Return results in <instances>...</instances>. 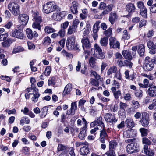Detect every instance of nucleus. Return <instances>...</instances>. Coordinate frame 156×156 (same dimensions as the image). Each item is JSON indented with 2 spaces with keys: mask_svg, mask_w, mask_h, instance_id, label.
Returning <instances> with one entry per match:
<instances>
[{
  "mask_svg": "<svg viewBox=\"0 0 156 156\" xmlns=\"http://www.w3.org/2000/svg\"><path fill=\"white\" fill-rule=\"evenodd\" d=\"M96 58L93 57H91L89 60V63L90 66L94 68L96 66Z\"/></svg>",
  "mask_w": 156,
  "mask_h": 156,
  "instance_id": "2f4dec72",
  "label": "nucleus"
},
{
  "mask_svg": "<svg viewBox=\"0 0 156 156\" xmlns=\"http://www.w3.org/2000/svg\"><path fill=\"white\" fill-rule=\"evenodd\" d=\"M12 43V40L9 39L2 42V44L3 47L8 48L10 46Z\"/></svg>",
  "mask_w": 156,
  "mask_h": 156,
  "instance_id": "473e14b6",
  "label": "nucleus"
},
{
  "mask_svg": "<svg viewBox=\"0 0 156 156\" xmlns=\"http://www.w3.org/2000/svg\"><path fill=\"white\" fill-rule=\"evenodd\" d=\"M27 90L28 93H30V92L32 91V90L34 93V92H37L38 91V90L35 87H34L33 88H27Z\"/></svg>",
  "mask_w": 156,
  "mask_h": 156,
  "instance_id": "0e129e2a",
  "label": "nucleus"
},
{
  "mask_svg": "<svg viewBox=\"0 0 156 156\" xmlns=\"http://www.w3.org/2000/svg\"><path fill=\"white\" fill-rule=\"evenodd\" d=\"M68 151L67 147L61 144H59L57 147V151Z\"/></svg>",
  "mask_w": 156,
  "mask_h": 156,
  "instance_id": "72a5a7b5",
  "label": "nucleus"
},
{
  "mask_svg": "<svg viewBox=\"0 0 156 156\" xmlns=\"http://www.w3.org/2000/svg\"><path fill=\"white\" fill-rule=\"evenodd\" d=\"M8 7L12 14L15 16H17L20 13V7L16 3H10L8 5Z\"/></svg>",
  "mask_w": 156,
  "mask_h": 156,
  "instance_id": "f03ea898",
  "label": "nucleus"
},
{
  "mask_svg": "<svg viewBox=\"0 0 156 156\" xmlns=\"http://www.w3.org/2000/svg\"><path fill=\"white\" fill-rule=\"evenodd\" d=\"M72 89V84L69 83L65 87L64 90L63 92V95H65L69 94Z\"/></svg>",
  "mask_w": 156,
  "mask_h": 156,
  "instance_id": "b1692460",
  "label": "nucleus"
},
{
  "mask_svg": "<svg viewBox=\"0 0 156 156\" xmlns=\"http://www.w3.org/2000/svg\"><path fill=\"white\" fill-rule=\"evenodd\" d=\"M56 79V76H53L49 79L48 80V85L50 86L51 85H55Z\"/></svg>",
  "mask_w": 156,
  "mask_h": 156,
  "instance_id": "37998d69",
  "label": "nucleus"
},
{
  "mask_svg": "<svg viewBox=\"0 0 156 156\" xmlns=\"http://www.w3.org/2000/svg\"><path fill=\"white\" fill-rule=\"evenodd\" d=\"M91 74L93 75L95 77V79H101L100 78L101 76L99 75L97 73L94 71L92 70L90 71Z\"/></svg>",
  "mask_w": 156,
  "mask_h": 156,
  "instance_id": "864d4df0",
  "label": "nucleus"
},
{
  "mask_svg": "<svg viewBox=\"0 0 156 156\" xmlns=\"http://www.w3.org/2000/svg\"><path fill=\"white\" fill-rule=\"evenodd\" d=\"M104 119L106 122L112 124L116 123L117 121V119L115 118L114 115L110 113L105 114Z\"/></svg>",
  "mask_w": 156,
  "mask_h": 156,
  "instance_id": "9d476101",
  "label": "nucleus"
},
{
  "mask_svg": "<svg viewBox=\"0 0 156 156\" xmlns=\"http://www.w3.org/2000/svg\"><path fill=\"white\" fill-rule=\"evenodd\" d=\"M102 118L101 116L97 117L94 122L91 123L90 124V127H93L97 125L100 126L101 127L104 128L105 126L102 121Z\"/></svg>",
  "mask_w": 156,
  "mask_h": 156,
  "instance_id": "0eeeda50",
  "label": "nucleus"
},
{
  "mask_svg": "<svg viewBox=\"0 0 156 156\" xmlns=\"http://www.w3.org/2000/svg\"><path fill=\"white\" fill-rule=\"evenodd\" d=\"M137 7L138 8L142 9L143 8H145L143 2L142 1H139L137 3Z\"/></svg>",
  "mask_w": 156,
  "mask_h": 156,
  "instance_id": "680f3d73",
  "label": "nucleus"
},
{
  "mask_svg": "<svg viewBox=\"0 0 156 156\" xmlns=\"http://www.w3.org/2000/svg\"><path fill=\"white\" fill-rule=\"evenodd\" d=\"M53 2V6H52V9H53V11H60L61 8L58 5L55 4V3Z\"/></svg>",
  "mask_w": 156,
  "mask_h": 156,
  "instance_id": "e2e57ef3",
  "label": "nucleus"
},
{
  "mask_svg": "<svg viewBox=\"0 0 156 156\" xmlns=\"http://www.w3.org/2000/svg\"><path fill=\"white\" fill-rule=\"evenodd\" d=\"M78 5V3L76 1L72 2V6L71 7L70 10L73 14H76L78 12L77 7Z\"/></svg>",
  "mask_w": 156,
  "mask_h": 156,
  "instance_id": "aec40b11",
  "label": "nucleus"
},
{
  "mask_svg": "<svg viewBox=\"0 0 156 156\" xmlns=\"http://www.w3.org/2000/svg\"><path fill=\"white\" fill-rule=\"evenodd\" d=\"M48 110V107H47L45 106L42 108V112L40 116L41 118H43L45 117L47 114Z\"/></svg>",
  "mask_w": 156,
  "mask_h": 156,
  "instance_id": "c9c22d12",
  "label": "nucleus"
},
{
  "mask_svg": "<svg viewBox=\"0 0 156 156\" xmlns=\"http://www.w3.org/2000/svg\"><path fill=\"white\" fill-rule=\"evenodd\" d=\"M126 9L129 13H132L135 12L136 7L133 4L129 3L126 5Z\"/></svg>",
  "mask_w": 156,
  "mask_h": 156,
  "instance_id": "6ab92c4d",
  "label": "nucleus"
},
{
  "mask_svg": "<svg viewBox=\"0 0 156 156\" xmlns=\"http://www.w3.org/2000/svg\"><path fill=\"white\" fill-rule=\"evenodd\" d=\"M143 68L144 70L147 71H151L153 70L154 65L153 62L151 61L149 62L144 63L143 66Z\"/></svg>",
  "mask_w": 156,
  "mask_h": 156,
  "instance_id": "dca6fc26",
  "label": "nucleus"
},
{
  "mask_svg": "<svg viewBox=\"0 0 156 156\" xmlns=\"http://www.w3.org/2000/svg\"><path fill=\"white\" fill-rule=\"evenodd\" d=\"M90 30V28H89V27H87L86 28H85V30L83 31V37H84L85 36H90L89 35H88V34Z\"/></svg>",
  "mask_w": 156,
  "mask_h": 156,
  "instance_id": "3c124183",
  "label": "nucleus"
},
{
  "mask_svg": "<svg viewBox=\"0 0 156 156\" xmlns=\"http://www.w3.org/2000/svg\"><path fill=\"white\" fill-rule=\"evenodd\" d=\"M109 45L110 48H120L119 42L114 37L109 39Z\"/></svg>",
  "mask_w": 156,
  "mask_h": 156,
  "instance_id": "9b49d317",
  "label": "nucleus"
},
{
  "mask_svg": "<svg viewBox=\"0 0 156 156\" xmlns=\"http://www.w3.org/2000/svg\"><path fill=\"white\" fill-rule=\"evenodd\" d=\"M142 142L143 144H146L145 145H150L151 144V142L150 140L146 137H144L142 138Z\"/></svg>",
  "mask_w": 156,
  "mask_h": 156,
  "instance_id": "8fccbe9b",
  "label": "nucleus"
},
{
  "mask_svg": "<svg viewBox=\"0 0 156 156\" xmlns=\"http://www.w3.org/2000/svg\"><path fill=\"white\" fill-rule=\"evenodd\" d=\"M69 22L67 21L63 23L61 25L62 29L65 30V29L67 28L68 25H69Z\"/></svg>",
  "mask_w": 156,
  "mask_h": 156,
  "instance_id": "774afa93",
  "label": "nucleus"
},
{
  "mask_svg": "<svg viewBox=\"0 0 156 156\" xmlns=\"http://www.w3.org/2000/svg\"><path fill=\"white\" fill-rule=\"evenodd\" d=\"M99 79L91 78L90 83L92 86L98 87L99 85V82L98 80Z\"/></svg>",
  "mask_w": 156,
  "mask_h": 156,
  "instance_id": "e433bc0d",
  "label": "nucleus"
},
{
  "mask_svg": "<svg viewBox=\"0 0 156 156\" xmlns=\"http://www.w3.org/2000/svg\"><path fill=\"white\" fill-rule=\"evenodd\" d=\"M147 22V21L145 20H141L139 23V27L140 28H141L143 26H145Z\"/></svg>",
  "mask_w": 156,
  "mask_h": 156,
  "instance_id": "bf43d9fd",
  "label": "nucleus"
},
{
  "mask_svg": "<svg viewBox=\"0 0 156 156\" xmlns=\"http://www.w3.org/2000/svg\"><path fill=\"white\" fill-rule=\"evenodd\" d=\"M149 115L146 112H143L142 114V118L140 122L142 126L146 127L149 123Z\"/></svg>",
  "mask_w": 156,
  "mask_h": 156,
  "instance_id": "39448f33",
  "label": "nucleus"
},
{
  "mask_svg": "<svg viewBox=\"0 0 156 156\" xmlns=\"http://www.w3.org/2000/svg\"><path fill=\"white\" fill-rule=\"evenodd\" d=\"M126 151L129 154L136 153L139 151L138 146L136 143H131L127 145L126 148Z\"/></svg>",
  "mask_w": 156,
  "mask_h": 156,
  "instance_id": "7ed1b4c3",
  "label": "nucleus"
},
{
  "mask_svg": "<svg viewBox=\"0 0 156 156\" xmlns=\"http://www.w3.org/2000/svg\"><path fill=\"white\" fill-rule=\"evenodd\" d=\"M94 49H91V52L93 55H95L96 56H97L98 53L101 52L102 50L100 47L96 43L94 44Z\"/></svg>",
  "mask_w": 156,
  "mask_h": 156,
  "instance_id": "f3484780",
  "label": "nucleus"
},
{
  "mask_svg": "<svg viewBox=\"0 0 156 156\" xmlns=\"http://www.w3.org/2000/svg\"><path fill=\"white\" fill-rule=\"evenodd\" d=\"M33 16L34 22L32 24V27L34 28L37 29L38 30H41V27L40 23L42 22V17L39 16V13L37 12L34 13Z\"/></svg>",
  "mask_w": 156,
  "mask_h": 156,
  "instance_id": "f257e3e1",
  "label": "nucleus"
},
{
  "mask_svg": "<svg viewBox=\"0 0 156 156\" xmlns=\"http://www.w3.org/2000/svg\"><path fill=\"white\" fill-rule=\"evenodd\" d=\"M87 146L88 145H86L81 147L80 150V154L82 155H86L89 153V149Z\"/></svg>",
  "mask_w": 156,
  "mask_h": 156,
  "instance_id": "393cba45",
  "label": "nucleus"
},
{
  "mask_svg": "<svg viewBox=\"0 0 156 156\" xmlns=\"http://www.w3.org/2000/svg\"><path fill=\"white\" fill-rule=\"evenodd\" d=\"M122 54L123 57L126 59L131 60L132 58V56L131 53L127 50H124L122 52Z\"/></svg>",
  "mask_w": 156,
  "mask_h": 156,
  "instance_id": "bb28decb",
  "label": "nucleus"
},
{
  "mask_svg": "<svg viewBox=\"0 0 156 156\" xmlns=\"http://www.w3.org/2000/svg\"><path fill=\"white\" fill-rule=\"evenodd\" d=\"M112 28H110L104 31L105 35L107 37H109L112 34Z\"/></svg>",
  "mask_w": 156,
  "mask_h": 156,
  "instance_id": "09e8293b",
  "label": "nucleus"
},
{
  "mask_svg": "<svg viewBox=\"0 0 156 156\" xmlns=\"http://www.w3.org/2000/svg\"><path fill=\"white\" fill-rule=\"evenodd\" d=\"M118 16L116 13L115 12H112L109 14V20L112 25L116 20Z\"/></svg>",
  "mask_w": 156,
  "mask_h": 156,
  "instance_id": "a211bd4d",
  "label": "nucleus"
},
{
  "mask_svg": "<svg viewBox=\"0 0 156 156\" xmlns=\"http://www.w3.org/2000/svg\"><path fill=\"white\" fill-rule=\"evenodd\" d=\"M29 19L28 16L25 14H20L18 16L19 22L24 25H25L27 24Z\"/></svg>",
  "mask_w": 156,
  "mask_h": 156,
  "instance_id": "f8f14e48",
  "label": "nucleus"
},
{
  "mask_svg": "<svg viewBox=\"0 0 156 156\" xmlns=\"http://www.w3.org/2000/svg\"><path fill=\"white\" fill-rule=\"evenodd\" d=\"M107 156H116V154L114 150L109 149V150L105 153Z\"/></svg>",
  "mask_w": 156,
  "mask_h": 156,
  "instance_id": "ea45409f",
  "label": "nucleus"
},
{
  "mask_svg": "<svg viewBox=\"0 0 156 156\" xmlns=\"http://www.w3.org/2000/svg\"><path fill=\"white\" fill-rule=\"evenodd\" d=\"M115 98L116 99H118L119 97L121 96V93L120 90H118L114 93L113 94Z\"/></svg>",
  "mask_w": 156,
  "mask_h": 156,
  "instance_id": "13d9d810",
  "label": "nucleus"
},
{
  "mask_svg": "<svg viewBox=\"0 0 156 156\" xmlns=\"http://www.w3.org/2000/svg\"><path fill=\"white\" fill-rule=\"evenodd\" d=\"M26 32L27 37L30 39H32L33 38L37 37L38 36V34L36 32L34 31L33 32L30 29H27Z\"/></svg>",
  "mask_w": 156,
  "mask_h": 156,
  "instance_id": "4468645a",
  "label": "nucleus"
},
{
  "mask_svg": "<svg viewBox=\"0 0 156 156\" xmlns=\"http://www.w3.org/2000/svg\"><path fill=\"white\" fill-rule=\"evenodd\" d=\"M87 130L86 128L82 127L80 129V132L78 135V137L80 139L83 140L87 136Z\"/></svg>",
  "mask_w": 156,
  "mask_h": 156,
  "instance_id": "4be33fe9",
  "label": "nucleus"
},
{
  "mask_svg": "<svg viewBox=\"0 0 156 156\" xmlns=\"http://www.w3.org/2000/svg\"><path fill=\"white\" fill-rule=\"evenodd\" d=\"M77 32V29L69 26L67 30V34L69 35H70L73 33Z\"/></svg>",
  "mask_w": 156,
  "mask_h": 156,
  "instance_id": "f704fd0d",
  "label": "nucleus"
},
{
  "mask_svg": "<svg viewBox=\"0 0 156 156\" xmlns=\"http://www.w3.org/2000/svg\"><path fill=\"white\" fill-rule=\"evenodd\" d=\"M145 46L142 44H141L138 46V52L140 57H143L144 54Z\"/></svg>",
  "mask_w": 156,
  "mask_h": 156,
  "instance_id": "a878e982",
  "label": "nucleus"
},
{
  "mask_svg": "<svg viewBox=\"0 0 156 156\" xmlns=\"http://www.w3.org/2000/svg\"><path fill=\"white\" fill-rule=\"evenodd\" d=\"M147 45L150 49H155V44H154L152 41H148L147 43Z\"/></svg>",
  "mask_w": 156,
  "mask_h": 156,
  "instance_id": "49530a36",
  "label": "nucleus"
},
{
  "mask_svg": "<svg viewBox=\"0 0 156 156\" xmlns=\"http://www.w3.org/2000/svg\"><path fill=\"white\" fill-rule=\"evenodd\" d=\"M140 131L141 133L142 136H146L148 134V130L144 128H142L140 129Z\"/></svg>",
  "mask_w": 156,
  "mask_h": 156,
  "instance_id": "c03bdc74",
  "label": "nucleus"
},
{
  "mask_svg": "<svg viewBox=\"0 0 156 156\" xmlns=\"http://www.w3.org/2000/svg\"><path fill=\"white\" fill-rule=\"evenodd\" d=\"M11 36L14 37L22 39L24 37V34L23 30L21 29H15L12 30Z\"/></svg>",
  "mask_w": 156,
  "mask_h": 156,
  "instance_id": "423d86ee",
  "label": "nucleus"
},
{
  "mask_svg": "<svg viewBox=\"0 0 156 156\" xmlns=\"http://www.w3.org/2000/svg\"><path fill=\"white\" fill-rule=\"evenodd\" d=\"M134 131L133 130H127L124 132L123 133L124 136L125 137L128 138L133 136L131 134L133 133Z\"/></svg>",
  "mask_w": 156,
  "mask_h": 156,
  "instance_id": "4c0bfd02",
  "label": "nucleus"
},
{
  "mask_svg": "<svg viewBox=\"0 0 156 156\" xmlns=\"http://www.w3.org/2000/svg\"><path fill=\"white\" fill-rule=\"evenodd\" d=\"M44 30L45 32L47 33H50L55 31V30L54 29L48 26L45 27Z\"/></svg>",
  "mask_w": 156,
  "mask_h": 156,
  "instance_id": "a18cd8bd",
  "label": "nucleus"
},
{
  "mask_svg": "<svg viewBox=\"0 0 156 156\" xmlns=\"http://www.w3.org/2000/svg\"><path fill=\"white\" fill-rule=\"evenodd\" d=\"M61 53L64 56L69 59L72 58L73 56V55L72 54L66 51L65 50H63L61 51Z\"/></svg>",
  "mask_w": 156,
  "mask_h": 156,
  "instance_id": "c756f323",
  "label": "nucleus"
},
{
  "mask_svg": "<svg viewBox=\"0 0 156 156\" xmlns=\"http://www.w3.org/2000/svg\"><path fill=\"white\" fill-rule=\"evenodd\" d=\"M117 145V143L116 142L114 141H111L109 142V149L115 150Z\"/></svg>",
  "mask_w": 156,
  "mask_h": 156,
  "instance_id": "58836bf2",
  "label": "nucleus"
},
{
  "mask_svg": "<svg viewBox=\"0 0 156 156\" xmlns=\"http://www.w3.org/2000/svg\"><path fill=\"white\" fill-rule=\"evenodd\" d=\"M51 42V39L48 37H45L43 40V43L44 45L49 44Z\"/></svg>",
  "mask_w": 156,
  "mask_h": 156,
  "instance_id": "5fc2aeb1",
  "label": "nucleus"
},
{
  "mask_svg": "<svg viewBox=\"0 0 156 156\" xmlns=\"http://www.w3.org/2000/svg\"><path fill=\"white\" fill-rule=\"evenodd\" d=\"M125 122L126 126L129 129H131L134 126V122L133 120L130 118H127Z\"/></svg>",
  "mask_w": 156,
  "mask_h": 156,
  "instance_id": "5701e85b",
  "label": "nucleus"
},
{
  "mask_svg": "<svg viewBox=\"0 0 156 156\" xmlns=\"http://www.w3.org/2000/svg\"><path fill=\"white\" fill-rule=\"evenodd\" d=\"M51 68L49 66H47L45 69L44 73L46 75V76H49L51 72Z\"/></svg>",
  "mask_w": 156,
  "mask_h": 156,
  "instance_id": "6e6d98bb",
  "label": "nucleus"
},
{
  "mask_svg": "<svg viewBox=\"0 0 156 156\" xmlns=\"http://www.w3.org/2000/svg\"><path fill=\"white\" fill-rule=\"evenodd\" d=\"M100 43L102 46L106 47L108 44V38L107 37H104L101 39Z\"/></svg>",
  "mask_w": 156,
  "mask_h": 156,
  "instance_id": "cd10ccee",
  "label": "nucleus"
},
{
  "mask_svg": "<svg viewBox=\"0 0 156 156\" xmlns=\"http://www.w3.org/2000/svg\"><path fill=\"white\" fill-rule=\"evenodd\" d=\"M99 22H96L93 26V33L92 34V36L94 40L97 39L98 37V35L97 34V32L98 31L99 28Z\"/></svg>",
  "mask_w": 156,
  "mask_h": 156,
  "instance_id": "2eb2a0df",
  "label": "nucleus"
},
{
  "mask_svg": "<svg viewBox=\"0 0 156 156\" xmlns=\"http://www.w3.org/2000/svg\"><path fill=\"white\" fill-rule=\"evenodd\" d=\"M53 2H49L44 4L43 7V12L46 14H49L53 12Z\"/></svg>",
  "mask_w": 156,
  "mask_h": 156,
  "instance_id": "6e6552de",
  "label": "nucleus"
},
{
  "mask_svg": "<svg viewBox=\"0 0 156 156\" xmlns=\"http://www.w3.org/2000/svg\"><path fill=\"white\" fill-rule=\"evenodd\" d=\"M90 36H85L81 40V43L83 50L85 48L89 49L91 47V44L89 41Z\"/></svg>",
  "mask_w": 156,
  "mask_h": 156,
  "instance_id": "1a4fd4ad",
  "label": "nucleus"
},
{
  "mask_svg": "<svg viewBox=\"0 0 156 156\" xmlns=\"http://www.w3.org/2000/svg\"><path fill=\"white\" fill-rule=\"evenodd\" d=\"M150 11L153 13H156V4L152 5L150 8Z\"/></svg>",
  "mask_w": 156,
  "mask_h": 156,
  "instance_id": "338daca9",
  "label": "nucleus"
},
{
  "mask_svg": "<svg viewBox=\"0 0 156 156\" xmlns=\"http://www.w3.org/2000/svg\"><path fill=\"white\" fill-rule=\"evenodd\" d=\"M144 151L146 155L149 156H153L154 155V152L151 149L148 148V146L146 145L144 146Z\"/></svg>",
  "mask_w": 156,
  "mask_h": 156,
  "instance_id": "412c9836",
  "label": "nucleus"
},
{
  "mask_svg": "<svg viewBox=\"0 0 156 156\" xmlns=\"http://www.w3.org/2000/svg\"><path fill=\"white\" fill-rule=\"evenodd\" d=\"M117 70V67L114 66L111 67L108 70L107 72V74L108 76L111 75L113 73H115Z\"/></svg>",
  "mask_w": 156,
  "mask_h": 156,
  "instance_id": "c85d7f7f",
  "label": "nucleus"
},
{
  "mask_svg": "<svg viewBox=\"0 0 156 156\" xmlns=\"http://www.w3.org/2000/svg\"><path fill=\"white\" fill-rule=\"evenodd\" d=\"M100 136H103L107 137H108V135L106 133V130L104 128H103V129L101 131V133L100 134Z\"/></svg>",
  "mask_w": 156,
  "mask_h": 156,
  "instance_id": "4d7b16f0",
  "label": "nucleus"
},
{
  "mask_svg": "<svg viewBox=\"0 0 156 156\" xmlns=\"http://www.w3.org/2000/svg\"><path fill=\"white\" fill-rule=\"evenodd\" d=\"M40 96L38 91L35 92V93L34 94V97L32 98V101L34 102H36L38 100V98Z\"/></svg>",
  "mask_w": 156,
  "mask_h": 156,
  "instance_id": "de8ad7c7",
  "label": "nucleus"
},
{
  "mask_svg": "<svg viewBox=\"0 0 156 156\" xmlns=\"http://www.w3.org/2000/svg\"><path fill=\"white\" fill-rule=\"evenodd\" d=\"M66 14V12L65 11L59 13L58 14V13L54 14L52 16V18L53 19L57 20L58 19H57L55 17H58L59 16L61 18L65 16Z\"/></svg>",
  "mask_w": 156,
  "mask_h": 156,
  "instance_id": "7c9ffc66",
  "label": "nucleus"
},
{
  "mask_svg": "<svg viewBox=\"0 0 156 156\" xmlns=\"http://www.w3.org/2000/svg\"><path fill=\"white\" fill-rule=\"evenodd\" d=\"M79 23V20L77 19L75 20L73 22L72 25L71 26L72 27L77 29V25Z\"/></svg>",
  "mask_w": 156,
  "mask_h": 156,
  "instance_id": "69168bd1",
  "label": "nucleus"
},
{
  "mask_svg": "<svg viewBox=\"0 0 156 156\" xmlns=\"http://www.w3.org/2000/svg\"><path fill=\"white\" fill-rule=\"evenodd\" d=\"M148 95L150 97H156V86H150L147 90Z\"/></svg>",
  "mask_w": 156,
  "mask_h": 156,
  "instance_id": "ddd939ff",
  "label": "nucleus"
},
{
  "mask_svg": "<svg viewBox=\"0 0 156 156\" xmlns=\"http://www.w3.org/2000/svg\"><path fill=\"white\" fill-rule=\"evenodd\" d=\"M65 30L62 29H61L58 33V36H59L61 37H63L65 35Z\"/></svg>",
  "mask_w": 156,
  "mask_h": 156,
  "instance_id": "052dcab7",
  "label": "nucleus"
},
{
  "mask_svg": "<svg viewBox=\"0 0 156 156\" xmlns=\"http://www.w3.org/2000/svg\"><path fill=\"white\" fill-rule=\"evenodd\" d=\"M124 34L122 35V38L124 40H128L130 38V35L128 33L126 30L123 32Z\"/></svg>",
  "mask_w": 156,
  "mask_h": 156,
  "instance_id": "79ce46f5",
  "label": "nucleus"
},
{
  "mask_svg": "<svg viewBox=\"0 0 156 156\" xmlns=\"http://www.w3.org/2000/svg\"><path fill=\"white\" fill-rule=\"evenodd\" d=\"M140 13L142 16L145 18L147 17V10L145 7L140 10Z\"/></svg>",
  "mask_w": 156,
  "mask_h": 156,
  "instance_id": "a19ab883",
  "label": "nucleus"
},
{
  "mask_svg": "<svg viewBox=\"0 0 156 156\" xmlns=\"http://www.w3.org/2000/svg\"><path fill=\"white\" fill-rule=\"evenodd\" d=\"M76 37L74 35L69 37L66 41V45L67 48L69 50H73L75 45Z\"/></svg>",
  "mask_w": 156,
  "mask_h": 156,
  "instance_id": "20e7f679",
  "label": "nucleus"
},
{
  "mask_svg": "<svg viewBox=\"0 0 156 156\" xmlns=\"http://www.w3.org/2000/svg\"><path fill=\"white\" fill-rule=\"evenodd\" d=\"M132 105L135 109H137L140 106L139 102L133 100L132 101Z\"/></svg>",
  "mask_w": 156,
  "mask_h": 156,
  "instance_id": "603ef678",
  "label": "nucleus"
}]
</instances>
